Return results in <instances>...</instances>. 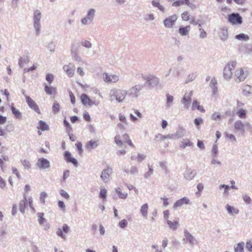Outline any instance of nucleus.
Returning <instances> with one entry per match:
<instances>
[{
  "instance_id": "35",
  "label": "nucleus",
  "mask_w": 252,
  "mask_h": 252,
  "mask_svg": "<svg viewBox=\"0 0 252 252\" xmlns=\"http://www.w3.org/2000/svg\"><path fill=\"white\" fill-rule=\"evenodd\" d=\"M148 206H142L140 209V213L145 218L147 217Z\"/></svg>"
},
{
  "instance_id": "51",
  "label": "nucleus",
  "mask_w": 252,
  "mask_h": 252,
  "mask_svg": "<svg viewBox=\"0 0 252 252\" xmlns=\"http://www.w3.org/2000/svg\"><path fill=\"white\" fill-rule=\"evenodd\" d=\"M69 97L72 104H74L76 102L75 97L71 91H69Z\"/></svg>"
},
{
  "instance_id": "30",
  "label": "nucleus",
  "mask_w": 252,
  "mask_h": 252,
  "mask_svg": "<svg viewBox=\"0 0 252 252\" xmlns=\"http://www.w3.org/2000/svg\"><path fill=\"white\" fill-rule=\"evenodd\" d=\"M226 208L228 213L231 215L238 214L239 213V210L234 208L232 206H226Z\"/></svg>"
},
{
  "instance_id": "13",
  "label": "nucleus",
  "mask_w": 252,
  "mask_h": 252,
  "mask_svg": "<svg viewBox=\"0 0 252 252\" xmlns=\"http://www.w3.org/2000/svg\"><path fill=\"white\" fill-rule=\"evenodd\" d=\"M112 173V169L107 168L103 170L101 173V178L105 183L108 181L110 175Z\"/></svg>"
},
{
  "instance_id": "9",
  "label": "nucleus",
  "mask_w": 252,
  "mask_h": 252,
  "mask_svg": "<svg viewBox=\"0 0 252 252\" xmlns=\"http://www.w3.org/2000/svg\"><path fill=\"white\" fill-rule=\"evenodd\" d=\"M64 158L67 162L72 163L75 166H77L78 165V162L77 160L72 157L71 154L68 151H65L63 153Z\"/></svg>"
},
{
  "instance_id": "53",
  "label": "nucleus",
  "mask_w": 252,
  "mask_h": 252,
  "mask_svg": "<svg viewBox=\"0 0 252 252\" xmlns=\"http://www.w3.org/2000/svg\"><path fill=\"white\" fill-rule=\"evenodd\" d=\"M63 231L61 228H59L57 231V234L64 239H65V235L63 234Z\"/></svg>"
},
{
  "instance_id": "29",
  "label": "nucleus",
  "mask_w": 252,
  "mask_h": 252,
  "mask_svg": "<svg viewBox=\"0 0 252 252\" xmlns=\"http://www.w3.org/2000/svg\"><path fill=\"white\" fill-rule=\"evenodd\" d=\"M195 175V173L190 170H188L185 173V177L187 180H190L192 179Z\"/></svg>"
},
{
  "instance_id": "12",
  "label": "nucleus",
  "mask_w": 252,
  "mask_h": 252,
  "mask_svg": "<svg viewBox=\"0 0 252 252\" xmlns=\"http://www.w3.org/2000/svg\"><path fill=\"white\" fill-rule=\"evenodd\" d=\"M141 89L142 86L141 85H135L130 88L129 90V94L132 97H137Z\"/></svg>"
},
{
  "instance_id": "21",
  "label": "nucleus",
  "mask_w": 252,
  "mask_h": 252,
  "mask_svg": "<svg viewBox=\"0 0 252 252\" xmlns=\"http://www.w3.org/2000/svg\"><path fill=\"white\" fill-rule=\"evenodd\" d=\"M115 191L119 197L121 199H125L127 196V193L125 191L123 192L120 188H116Z\"/></svg>"
},
{
  "instance_id": "10",
  "label": "nucleus",
  "mask_w": 252,
  "mask_h": 252,
  "mask_svg": "<svg viewBox=\"0 0 252 252\" xmlns=\"http://www.w3.org/2000/svg\"><path fill=\"white\" fill-rule=\"evenodd\" d=\"M26 101L28 105L30 106V107L33 109L37 113L39 114V109L37 104H36V103L34 102V101L33 100L30 96H27L26 97Z\"/></svg>"
},
{
  "instance_id": "41",
  "label": "nucleus",
  "mask_w": 252,
  "mask_h": 252,
  "mask_svg": "<svg viewBox=\"0 0 252 252\" xmlns=\"http://www.w3.org/2000/svg\"><path fill=\"white\" fill-rule=\"evenodd\" d=\"M95 10L94 9H91L88 12L87 18L89 20H92L94 15Z\"/></svg>"
},
{
  "instance_id": "52",
  "label": "nucleus",
  "mask_w": 252,
  "mask_h": 252,
  "mask_svg": "<svg viewBox=\"0 0 252 252\" xmlns=\"http://www.w3.org/2000/svg\"><path fill=\"white\" fill-rule=\"evenodd\" d=\"M6 186V183L5 181L1 176H0V188L1 189H4L5 188Z\"/></svg>"
},
{
  "instance_id": "14",
  "label": "nucleus",
  "mask_w": 252,
  "mask_h": 252,
  "mask_svg": "<svg viewBox=\"0 0 252 252\" xmlns=\"http://www.w3.org/2000/svg\"><path fill=\"white\" fill-rule=\"evenodd\" d=\"M63 69L68 76L72 77L73 76L74 69L73 65L70 63L65 65L63 66Z\"/></svg>"
},
{
  "instance_id": "47",
  "label": "nucleus",
  "mask_w": 252,
  "mask_h": 252,
  "mask_svg": "<svg viewBox=\"0 0 252 252\" xmlns=\"http://www.w3.org/2000/svg\"><path fill=\"white\" fill-rule=\"evenodd\" d=\"M156 140L157 141H162L165 140L164 135L158 134L156 135Z\"/></svg>"
},
{
  "instance_id": "24",
  "label": "nucleus",
  "mask_w": 252,
  "mask_h": 252,
  "mask_svg": "<svg viewBox=\"0 0 252 252\" xmlns=\"http://www.w3.org/2000/svg\"><path fill=\"white\" fill-rule=\"evenodd\" d=\"M234 129L236 130H240L243 131V132H244L245 129H244V125L243 124V123L240 121H237L235 122L234 125Z\"/></svg>"
},
{
  "instance_id": "58",
  "label": "nucleus",
  "mask_w": 252,
  "mask_h": 252,
  "mask_svg": "<svg viewBox=\"0 0 252 252\" xmlns=\"http://www.w3.org/2000/svg\"><path fill=\"white\" fill-rule=\"evenodd\" d=\"M127 187L129 190L133 189V190H134L135 194H138V190L133 186H132L131 185H127Z\"/></svg>"
},
{
  "instance_id": "34",
  "label": "nucleus",
  "mask_w": 252,
  "mask_h": 252,
  "mask_svg": "<svg viewBox=\"0 0 252 252\" xmlns=\"http://www.w3.org/2000/svg\"><path fill=\"white\" fill-rule=\"evenodd\" d=\"M235 38L239 40L247 41L249 39V36L248 35L241 33L235 36Z\"/></svg>"
},
{
  "instance_id": "49",
  "label": "nucleus",
  "mask_w": 252,
  "mask_h": 252,
  "mask_svg": "<svg viewBox=\"0 0 252 252\" xmlns=\"http://www.w3.org/2000/svg\"><path fill=\"white\" fill-rule=\"evenodd\" d=\"M57 93L56 88L52 87H48V94H55Z\"/></svg>"
},
{
  "instance_id": "59",
  "label": "nucleus",
  "mask_w": 252,
  "mask_h": 252,
  "mask_svg": "<svg viewBox=\"0 0 252 252\" xmlns=\"http://www.w3.org/2000/svg\"><path fill=\"white\" fill-rule=\"evenodd\" d=\"M43 214L42 213L38 214V221L40 224H42L44 221V219L43 218Z\"/></svg>"
},
{
  "instance_id": "1",
  "label": "nucleus",
  "mask_w": 252,
  "mask_h": 252,
  "mask_svg": "<svg viewBox=\"0 0 252 252\" xmlns=\"http://www.w3.org/2000/svg\"><path fill=\"white\" fill-rule=\"evenodd\" d=\"M236 61L228 62L223 69V76L225 79L229 80L233 77L237 83L244 81L249 75V69L246 67H237Z\"/></svg>"
},
{
  "instance_id": "50",
  "label": "nucleus",
  "mask_w": 252,
  "mask_h": 252,
  "mask_svg": "<svg viewBox=\"0 0 252 252\" xmlns=\"http://www.w3.org/2000/svg\"><path fill=\"white\" fill-rule=\"evenodd\" d=\"M22 163L25 168L29 169L31 167V164L29 161L25 159L22 161Z\"/></svg>"
},
{
  "instance_id": "6",
  "label": "nucleus",
  "mask_w": 252,
  "mask_h": 252,
  "mask_svg": "<svg viewBox=\"0 0 252 252\" xmlns=\"http://www.w3.org/2000/svg\"><path fill=\"white\" fill-rule=\"evenodd\" d=\"M80 99L82 104L85 106L97 105L99 101L92 100L90 97L85 94H82L80 96Z\"/></svg>"
},
{
  "instance_id": "18",
  "label": "nucleus",
  "mask_w": 252,
  "mask_h": 252,
  "mask_svg": "<svg viewBox=\"0 0 252 252\" xmlns=\"http://www.w3.org/2000/svg\"><path fill=\"white\" fill-rule=\"evenodd\" d=\"M190 6V3L189 0H177L172 3V6L175 7L180 6L182 5Z\"/></svg>"
},
{
  "instance_id": "45",
  "label": "nucleus",
  "mask_w": 252,
  "mask_h": 252,
  "mask_svg": "<svg viewBox=\"0 0 252 252\" xmlns=\"http://www.w3.org/2000/svg\"><path fill=\"white\" fill-rule=\"evenodd\" d=\"M246 248L250 252H252V242L250 240H247L246 242Z\"/></svg>"
},
{
  "instance_id": "37",
  "label": "nucleus",
  "mask_w": 252,
  "mask_h": 252,
  "mask_svg": "<svg viewBox=\"0 0 252 252\" xmlns=\"http://www.w3.org/2000/svg\"><path fill=\"white\" fill-rule=\"evenodd\" d=\"M30 62L28 57L21 58L19 61V64L21 67H23L25 64L28 63Z\"/></svg>"
},
{
  "instance_id": "48",
  "label": "nucleus",
  "mask_w": 252,
  "mask_h": 252,
  "mask_svg": "<svg viewBox=\"0 0 252 252\" xmlns=\"http://www.w3.org/2000/svg\"><path fill=\"white\" fill-rule=\"evenodd\" d=\"M199 27H201L200 24H199ZM199 31H200L199 35L200 37L202 38L206 37L207 36V33L206 32H205L204 30L202 29L201 28H199Z\"/></svg>"
},
{
  "instance_id": "60",
  "label": "nucleus",
  "mask_w": 252,
  "mask_h": 252,
  "mask_svg": "<svg viewBox=\"0 0 252 252\" xmlns=\"http://www.w3.org/2000/svg\"><path fill=\"white\" fill-rule=\"evenodd\" d=\"M243 199L245 202L246 203L250 204L251 201V198L248 196L247 195H245L243 196Z\"/></svg>"
},
{
  "instance_id": "54",
  "label": "nucleus",
  "mask_w": 252,
  "mask_h": 252,
  "mask_svg": "<svg viewBox=\"0 0 252 252\" xmlns=\"http://www.w3.org/2000/svg\"><path fill=\"white\" fill-rule=\"evenodd\" d=\"M226 137L229 140L233 141H236V139L235 136L232 134L225 133Z\"/></svg>"
},
{
  "instance_id": "61",
  "label": "nucleus",
  "mask_w": 252,
  "mask_h": 252,
  "mask_svg": "<svg viewBox=\"0 0 252 252\" xmlns=\"http://www.w3.org/2000/svg\"><path fill=\"white\" fill-rule=\"evenodd\" d=\"M7 121V118L6 117L0 115V124L3 125Z\"/></svg>"
},
{
  "instance_id": "56",
  "label": "nucleus",
  "mask_w": 252,
  "mask_h": 252,
  "mask_svg": "<svg viewBox=\"0 0 252 252\" xmlns=\"http://www.w3.org/2000/svg\"><path fill=\"white\" fill-rule=\"evenodd\" d=\"M46 197V193L45 192H42L40 194V200L41 203H44L45 202V199Z\"/></svg>"
},
{
  "instance_id": "27",
  "label": "nucleus",
  "mask_w": 252,
  "mask_h": 252,
  "mask_svg": "<svg viewBox=\"0 0 252 252\" xmlns=\"http://www.w3.org/2000/svg\"><path fill=\"white\" fill-rule=\"evenodd\" d=\"M190 29V27L189 26H187L185 27H181L179 30V33L181 35H186L188 34Z\"/></svg>"
},
{
  "instance_id": "43",
  "label": "nucleus",
  "mask_w": 252,
  "mask_h": 252,
  "mask_svg": "<svg viewBox=\"0 0 252 252\" xmlns=\"http://www.w3.org/2000/svg\"><path fill=\"white\" fill-rule=\"evenodd\" d=\"M127 221L126 219H123L119 222V226L121 228H125L127 226Z\"/></svg>"
},
{
  "instance_id": "11",
  "label": "nucleus",
  "mask_w": 252,
  "mask_h": 252,
  "mask_svg": "<svg viewBox=\"0 0 252 252\" xmlns=\"http://www.w3.org/2000/svg\"><path fill=\"white\" fill-rule=\"evenodd\" d=\"M104 80L107 83H116L119 80V77L116 75H108L107 73L103 74Z\"/></svg>"
},
{
  "instance_id": "3",
  "label": "nucleus",
  "mask_w": 252,
  "mask_h": 252,
  "mask_svg": "<svg viewBox=\"0 0 252 252\" xmlns=\"http://www.w3.org/2000/svg\"><path fill=\"white\" fill-rule=\"evenodd\" d=\"M110 94L111 97H115L117 101L122 102L125 98L127 92L125 90L113 89L111 90Z\"/></svg>"
},
{
  "instance_id": "44",
  "label": "nucleus",
  "mask_w": 252,
  "mask_h": 252,
  "mask_svg": "<svg viewBox=\"0 0 252 252\" xmlns=\"http://www.w3.org/2000/svg\"><path fill=\"white\" fill-rule=\"evenodd\" d=\"M75 146L78 150L79 154L81 155L83 153L82 144L80 142H77L76 143Z\"/></svg>"
},
{
  "instance_id": "57",
  "label": "nucleus",
  "mask_w": 252,
  "mask_h": 252,
  "mask_svg": "<svg viewBox=\"0 0 252 252\" xmlns=\"http://www.w3.org/2000/svg\"><path fill=\"white\" fill-rule=\"evenodd\" d=\"M12 172L13 173V174H15L18 179H20L21 175H20L18 169L15 167H13L12 168Z\"/></svg>"
},
{
  "instance_id": "33",
  "label": "nucleus",
  "mask_w": 252,
  "mask_h": 252,
  "mask_svg": "<svg viewBox=\"0 0 252 252\" xmlns=\"http://www.w3.org/2000/svg\"><path fill=\"white\" fill-rule=\"evenodd\" d=\"M99 197L103 200L106 199L107 197V190L105 188H100V192L99 193Z\"/></svg>"
},
{
  "instance_id": "20",
  "label": "nucleus",
  "mask_w": 252,
  "mask_h": 252,
  "mask_svg": "<svg viewBox=\"0 0 252 252\" xmlns=\"http://www.w3.org/2000/svg\"><path fill=\"white\" fill-rule=\"evenodd\" d=\"M236 114L240 118L245 119L247 117V110L243 108H237Z\"/></svg>"
},
{
  "instance_id": "39",
  "label": "nucleus",
  "mask_w": 252,
  "mask_h": 252,
  "mask_svg": "<svg viewBox=\"0 0 252 252\" xmlns=\"http://www.w3.org/2000/svg\"><path fill=\"white\" fill-rule=\"evenodd\" d=\"M47 125L46 124L42 121H40L38 123V126H37V128L38 129H40L41 130H45L47 129Z\"/></svg>"
},
{
  "instance_id": "38",
  "label": "nucleus",
  "mask_w": 252,
  "mask_h": 252,
  "mask_svg": "<svg viewBox=\"0 0 252 252\" xmlns=\"http://www.w3.org/2000/svg\"><path fill=\"white\" fill-rule=\"evenodd\" d=\"M60 108V105L59 103L57 102H55L52 106V111L54 112V113H58Z\"/></svg>"
},
{
  "instance_id": "22",
  "label": "nucleus",
  "mask_w": 252,
  "mask_h": 252,
  "mask_svg": "<svg viewBox=\"0 0 252 252\" xmlns=\"http://www.w3.org/2000/svg\"><path fill=\"white\" fill-rule=\"evenodd\" d=\"M147 82L150 85L153 84H157L158 82V79L154 75H149L146 78Z\"/></svg>"
},
{
  "instance_id": "15",
  "label": "nucleus",
  "mask_w": 252,
  "mask_h": 252,
  "mask_svg": "<svg viewBox=\"0 0 252 252\" xmlns=\"http://www.w3.org/2000/svg\"><path fill=\"white\" fill-rule=\"evenodd\" d=\"M98 145V140H91L86 143L85 147L88 150H92L96 148Z\"/></svg>"
},
{
  "instance_id": "4",
  "label": "nucleus",
  "mask_w": 252,
  "mask_h": 252,
  "mask_svg": "<svg viewBox=\"0 0 252 252\" xmlns=\"http://www.w3.org/2000/svg\"><path fill=\"white\" fill-rule=\"evenodd\" d=\"M183 241L184 243H188L191 246L198 244V241L187 229L184 230V238Z\"/></svg>"
},
{
  "instance_id": "64",
  "label": "nucleus",
  "mask_w": 252,
  "mask_h": 252,
  "mask_svg": "<svg viewBox=\"0 0 252 252\" xmlns=\"http://www.w3.org/2000/svg\"><path fill=\"white\" fill-rule=\"evenodd\" d=\"M62 230L64 233H67L69 231V227L66 224H64L63 226Z\"/></svg>"
},
{
  "instance_id": "32",
  "label": "nucleus",
  "mask_w": 252,
  "mask_h": 252,
  "mask_svg": "<svg viewBox=\"0 0 252 252\" xmlns=\"http://www.w3.org/2000/svg\"><path fill=\"white\" fill-rule=\"evenodd\" d=\"M152 4L154 6L158 8V9L161 11H164V8L160 4L159 0H153L152 1Z\"/></svg>"
},
{
  "instance_id": "17",
  "label": "nucleus",
  "mask_w": 252,
  "mask_h": 252,
  "mask_svg": "<svg viewBox=\"0 0 252 252\" xmlns=\"http://www.w3.org/2000/svg\"><path fill=\"white\" fill-rule=\"evenodd\" d=\"M193 92L190 91L189 93H186L182 99V102L185 105H188L190 102Z\"/></svg>"
},
{
  "instance_id": "8",
  "label": "nucleus",
  "mask_w": 252,
  "mask_h": 252,
  "mask_svg": "<svg viewBox=\"0 0 252 252\" xmlns=\"http://www.w3.org/2000/svg\"><path fill=\"white\" fill-rule=\"evenodd\" d=\"M181 17L183 21H188L190 20L189 23L196 25L197 22L194 17L191 16L189 12L188 11H185L181 14Z\"/></svg>"
},
{
  "instance_id": "16",
  "label": "nucleus",
  "mask_w": 252,
  "mask_h": 252,
  "mask_svg": "<svg viewBox=\"0 0 252 252\" xmlns=\"http://www.w3.org/2000/svg\"><path fill=\"white\" fill-rule=\"evenodd\" d=\"M41 18V13L38 10L35 11L34 13V26L35 28L38 30L39 20Z\"/></svg>"
},
{
  "instance_id": "19",
  "label": "nucleus",
  "mask_w": 252,
  "mask_h": 252,
  "mask_svg": "<svg viewBox=\"0 0 252 252\" xmlns=\"http://www.w3.org/2000/svg\"><path fill=\"white\" fill-rule=\"evenodd\" d=\"M166 222L169 226V227L172 229V230H176L179 226L178 220H174L173 222L167 220Z\"/></svg>"
},
{
  "instance_id": "63",
  "label": "nucleus",
  "mask_w": 252,
  "mask_h": 252,
  "mask_svg": "<svg viewBox=\"0 0 252 252\" xmlns=\"http://www.w3.org/2000/svg\"><path fill=\"white\" fill-rule=\"evenodd\" d=\"M166 98L167 103H171L173 100V97L169 94H166Z\"/></svg>"
},
{
  "instance_id": "40",
  "label": "nucleus",
  "mask_w": 252,
  "mask_h": 252,
  "mask_svg": "<svg viewBox=\"0 0 252 252\" xmlns=\"http://www.w3.org/2000/svg\"><path fill=\"white\" fill-rule=\"evenodd\" d=\"M221 115L220 113L215 112L211 116V119L214 121L220 120L221 119Z\"/></svg>"
},
{
  "instance_id": "25",
  "label": "nucleus",
  "mask_w": 252,
  "mask_h": 252,
  "mask_svg": "<svg viewBox=\"0 0 252 252\" xmlns=\"http://www.w3.org/2000/svg\"><path fill=\"white\" fill-rule=\"evenodd\" d=\"M37 165L40 168H45L47 165V160L43 158H39L37 161Z\"/></svg>"
},
{
  "instance_id": "31",
  "label": "nucleus",
  "mask_w": 252,
  "mask_h": 252,
  "mask_svg": "<svg viewBox=\"0 0 252 252\" xmlns=\"http://www.w3.org/2000/svg\"><path fill=\"white\" fill-rule=\"evenodd\" d=\"M192 143L189 139H186L182 141L180 144V147L181 149H185L187 146H191Z\"/></svg>"
},
{
  "instance_id": "23",
  "label": "nucleus",
  "mask_w": 252,
  "mask_h": 252,
  "mask_svg": "<svg viewBox=\"0 0 252 252\" xmlns=\"http://www.w3.org/2000/svg\"><path fill=\"white\" fill-rule=\"evenodd\" d=\"M195 108H196L201 112H205V109L203 108V107L202 106H201L200 105L199 102H198L196 100H194L192 102V109L194 110Z\"/></svg>"
},
{
  "instance_id": "2",
  "label": "nucleus",
  "mask_w": 252,
  "mask_h": 252,
  "mask_svg": "<svg viewBox=\"0 0 252 252\" xmlns=\"http://www.w3.org/2000/svg\"><path fill=\"white\" fill-rule=\"evenodd\" d=\"M114 141L118 146H122L124 143H126L132 148L135 147L129 135L126 133L123 134L117 133L115 136Z\"/></svg>"
},
{
  "instance_id": "46",
  "label": "nucleus",
  "mask_w": 252,
  "mask_h": 252,
  "mask_svg": "<svg viewBox=\"0 0 252 252\" xmlns=\"http://www.w3.org/2000/svg\"><path fill=\"white\" fill-rule=\"evenodd\" d=\"M83 118L87 122H90L91 120V117L89 114V113L87 111H85L83 113Z\"/></svg>"
},
{
  "instance_id": "62",
  "label": "nucleus",
  "mask_w": 252,
  "mask_h": 252,
  "mask_svg": "<svg viewBox=\"0 0 252 252\" xmlns=\"http://www.w3.org/2000/svg\"><path fill=\"white\" fill-rule=\"evenodd\" d=\"M194 122L196 126H199L200 124L203 123V120L202 118L195 119Z\"/></svg>"
},
{
  "instance_id": "26",
  "label": "nucleus",
  "mask_w": 252,
  "mask_h": 252,
  "mask_svg": "<svg viewBox=\"0 0 252 252\" xmlns=\"http://www.w3.org/2000/svg\"><path fill=\"white\" fill-rule=\"evenodd\" d=\"M10 109L16 118L18 119H21L22 118L21 113L19 111V110L17 109L13 105L11 106Z\"/></svg>"
},
{
  "instance_id": "55",
  "label": "nucleus",
  "mask_w": 252,
  "mask_h": 252,
  "mask_svg": "<svg viewBox=\"0 0 252 252\" xmlns=\"http://www.w3.org/2000/svg\"><path fill=\"white\" fill-rule=\"evenodd\" d=\"M172 245L173 247L178 248L180 246V242L176 239L172 240L171 242Z\"/></svg>"
},
{
  "instance_id": "7",
  "label": "nucleus",
  "mask_w": 252,
  "mask_h": 252,
  "mask_svg": "<svg viewBox=\"0 0 252 252\" xmlns=\"http://www.w3.org/2000/svg\"><path fill=\"white\" fill-rule=\"evenodd\" d=\"M177 19V17L175 14L166 18L163 21L164 26L167 28L171 27L174 25Z\"/></svg>"
},
{
  "instance_id": "28",
  "label": "nucleus",
  "mask_w": 252,
  "mask_h": 252,
  "mask_svg": "<svg viewBox=\"0 0 252 252\" xmlns=\"http://www.w3.org/2000/svg\"><path fill=\"white\" fill-rule=\"evenodd\" d=\"M244 243L242 242L234 246V252H244Z\"/></svg>"
},
{
  "instance_id": "36",
  "label": "nucleus",
  "mask_w": 252,
  "mask_h": 252,
  "mask_svg": "<svg viewBox=\"0 0 252 252\" xmlns=\"http://www.w3.org/2000/svg\"><path fill=\"white\" fill-rule=\"evenodd\" d=\"M189 200L186 198L184 197L178 201H177L175 205H186L189 203Z\"/></svg>"
},
{
  "instance_id": "42",
  "label": "nucleus",
  "mask_w": 252,
  "mask_h": 252,
  "mask_svg": "<svg viewBox=\"0 0 252 252\" xmlns=\"http://www.w3.org/2000/svg\"><path fill=\"white\" fill-rule=\"evenodd\" d=\"M24 205H31L32 203V198L31 196H25Z\"/></svg>"
},
{
  "instance_id": "5",
  "label": "nucleus",
  "mask_w": 252,
  "mask_h": 252,
  "mask_svg": "<svg viewBox=\"0 0 252 252\" xmlns=\"http://www.w3.org/2000/svg\"><path fill=\"white\" fill-rule=\"evenodd\" d=\"M228 21L232 25H240L242 23V18L239 13H232L228 15Z\"/></svg>"
}]
</instances>
